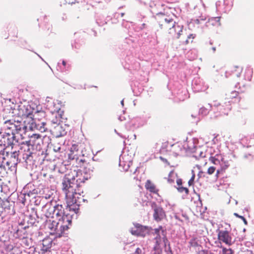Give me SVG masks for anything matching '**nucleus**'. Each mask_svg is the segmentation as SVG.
Wrapping results in <instances>:
<instances>
[{"label":"nucleus","instance_id":"nucleus-40","mask_svg":"<svg viewBox=\"0 0 254 254\" xmlns=\"http://www.w3.org/2000/svg\"><path fill=\"white\" fill-rule=\"evenodd\" d=\"M163 241L164 242L165 247H166L167 244L168 243V241L166 236H164L163 238Z\"/></svg>","mask_w":254,"mask_h":254},{"label":"nucleus","instance_id":"nucleus-29","mask_svg":"<svg viewBox=\"0 0 254 254\" xmlns=\"http://www.w3.org/2000/svg\"><path fill=\"white\" fill-rule=\"evenodd\" d=\"M223 254H233L234 252L231 249H227L223 246H221Z\"/></svg>","mask_w":254,"mask_h":254},{"label":"nucleus","instance_id":"nucleus-44","mask_svg":"<svg viewBox=\"0 0 254 254\" xmlns=\"http://www.w3.org/2000/svg\"><path fill=\"white\" fill-rule=\"evenodd\" d=\"M220 105V104L219 103H215L214 104V106H215V107H218V106H219Z\"/></svg>","mask_w":254,"mask_h":254},{"label":"nucleus","instance_id":"nucleus-38","mask_svg":"<svg viewBox=\"0 0 254 254\" xmlns=\"http://www.w3.org/2000/svg\"><path fill=\"white\" fill-rule=\"evenodd\" d=\"M177 184L179 186V187H181L180 186L182 184V180L181 179H179L177 180Z\"/></svg>","mask_w":254,"mask_h":254},{"label":"nucleus","instance_id":"nucleus-35","mask_svg":"<svg viewBox=\"0 0 254 254\" xmlns=\"http://www.w3.org/2000/svg\"><path fill=\"white\" fill-rule=\"evenodd\" d=\"M234 215L235 216H236L237 217L240 218V219H242L243 221V222L245 225H247V223H248L247 221L246 220V219H245V218L244 216L239 215L237 213H234Z\"/></svg>","mask_w":254,"mask_h":254},{"label":"nucleus","instance_id":"nucleus-1","mask_svg":"<svg viewBox=\"0 0 254 254\" xmlns=\"http://www.w3.org/2000/svg\"><path fill=\"white\" fill-rule=\"evenodd\" d=\"M70 225V217L67 215L65 217V220L57 219V220H53L49 224L48 227L51 230V234H56L60 237Z\"/></svg>","mask_w":254,"mask_h":254},{"label":"nucleus","instance_id":"nucleus-23","mask_svg":"<svg viewBox=\"0 0 254 254\" xmlns=\"http://www.w3.org/2000/svg\"><path fill=\"white\" fill-rule=\"evenodd\" d=\"M177 175L175 173L174 171H171L168 175L167 181L170 184L174 183Z\"/></svg>","mask_w":254,"mask_h":254},{"label":"nucleus","instance_id":"nucleus-48","mask_svg":"<svg viewBox=\"0 0 254 254\" xmlns=\"http://www.w3.org/2000/svg\"><path fill=\"white\" fill-rule=\"evenodd\" d=\"M19 231H20L19 229H18V230H17V231H16V233L18 234V233L19 232Z\"/></svg>","mask_w":254,"mask_h":254},{"label":"nucleus","instance_id":"nucleus-12","mask_svg":"<svg viewBox=\"0 0 254 254\" xmlns=\"http://www.w3.org/2000/svg\"><path fill=\"white\" fill-rule=\"evenodd\" d=\"M57 240L47 237L45 238L41 242V250L43 252L50 251V249L57 244Z\"/></svg>","mask_w":254,"mask_h":254},{"label":"nucleus","instance_id":"nucleus-8","mask_svg":"<svg viewBox=\"0 0 254 254\" xmlns=\"http://www.w3.org/2000/svg\"><path fill=\"white\" fill-rule=\"evenodd\" d=\"M72 211V209L69 208V206L67 204L64 209L62 205L58 204L54 207V214L57 216V219L65 220L66 216H69L70 217V224L72 221V215L69 212Z\"/></svg>","mask_w":254,"mask_h":254},{"label":"nucleus","instance_id":"nucleus-31","mask_svg":"<svg viewBox=\"0 0 254 254\" xmlns=\"http://www.w3.org/2000/svg\"><path fill=\"white\" fill-rule=\"evenodd\" d=\"M216 170V167H215V166H210V167H209L208 168V169L207 170V173L209 175H211L213 174H214V173L215 172Z\"/></svg>","mask_w":254,"mask_h":254},{"label":"nucleus","instance_id":"nucleus-45","mask_svg":"<svg viewBox=\"0 0 254 254\" xmlns=\"http://www.w3.org/2000/svg\"><path fill=\"white\" fill-rule=\"evenodd\" d=\"M60 149H61V148H60V147H58V150H56V149H54V150H55L56 152H57V151H59Z\"/></svg>","mask_w":254,"mask_h":254},{"label":"nucleus","instance_id":"nucleus-9","mask_svg":"<svg viewBox=\"0 0 254 254\" xmlns=\"http://www.w3.org/2000/svg\"><path fill=\"white\" fill-rule=\"evenodd\" d=\"M70 174L71 176L75 177V182H76L77 186L80 185V184L83 183L85 181L88 180L90 178V175L85 170H78L77 171L74 170L71 172Z\"/></svg>","mask_w":254,"mask_h":254},{"label":"nucleus","instance_id":"nucleus-49","mask_svg":"<svg viewBox=\"0 0 254 254\" xmlns=\"http://www.w3.org/2000/svg\"><path fill=\"white\" fill-rule=\"evenodd\" d=\"M10 254H15L14 253H11Z\"/></svg>","mask_w":254,"mask_h":254},{"label":"nucleus","instance_id":"nucleus-19","mask_svg":"<svg viewBox=\"0 0 254 254\" xmlns=\"http://www.w3.org/2000/svg\"><path fill=\"white\" fill-rule=\"evenodd\" d=\"M190 247L198 248V250L200 248H202L200 245V242L197 237H193L189 242Z\"/></svg>","mask_w":254,"mask_h":254},{"label":"nucleus","instance_id":"nucleus-11","mask_svg":"<svg viewBox=\"0 0 254 254\" xmlns=\"http://www.w3.org/2000/svg\"><path fill=\"white\" fill-rule=\"evenodd\" d=\"M151 207L154 211L153 216L155 221H160L166 216L165 212L163 208L157 205L155 202H151Z\"/></svg>","mask_w":254,"mask_h":254},{"label":"nucleus","instance_id":"nucleus-46","mask_svg":"<svg viewBox=\"0 0 254 254\" xmlns=\"http://www.w3.org/2000/svg\"><path fill=\"white\" fill-rule=\"evenodd\" d=\"M50 195H49V196H48V195H47V196H45V198L46 199L50 198Z\"/></svg>","mask_w":254,"mask_h":254},{"label":"nucleus","instance_id":"nucleus-7","mask_svg":"<svg viewBox=\"0 0 254 254\" xmlns=\"http://www.w3.org/2000/svg\"><path fill=\"white\" fill-rule=\"evenodd\" d=\"M69 199L68 197L65 198L66 203L69 206V208L72 209L73 212L77 213L79 209L80 200H84V199L82 198L79 193L76 192V190L72 193Z\"/></svg>","mask_w":254,"mask_h":254},{"label":"nucleus","instance_id":"nucleus-28","mask_svg":"<svg viewBox=\"0 0 254 254\" xmlns=\"http://www.w3.org/2000/svg\"><path fill=\"white\" fill-rule=\"evenodd\" d=\"M154 234L156 235V237L158 238V240L159 241L160 240V236L159 235V233L160 231H162V233H164V230L163 229V228L162 226H159L158 228H156L154 229Z\"/></svg>","mask_w":254,"mask_h":254},{"label":"nucleus","instance_id":"nucleus-22","mask_svg":"<svg viewBox=\"0 0 254 254\" xmlns=\"http://www.w3.org/2000/svg\"><path fill=\"white\" fill-rule=\"evenodd\" d=\"M220 17H212L208 21V25L220 26Z\"/></svg>","mask_w":254,"mask_h":254},{"label":"nucleus","instance_id":"nucleus-14","mask_svg":"<svg viewBox=\"0 0 254 254\" xmlns=\"http://www.w3.org/2000/svg\"><path fill=\"white\" fill-rule=\"evenodd\" d=\"M134 229L132 228L130 232L133 235L137 236L145 237L147 230H150L148 227L143 226L139 224H136L134 225Z\"/></svg>","mask_w":254,"mask_h":254},{"label":"nucleus","instance_id":"nucleus-34","mask_svg":"<svg viewBox=\"0 0 254 254\" xmlns=\"http://www.w3.org/2000/svg\"><path fill=\"white\" fill-rule=\"evenodd\" d=\"M45 116V113L44 112H37L36 113L34 117H35V120H37L38 119V120H39V116L40 117H42V116Z\"/></svg>","mask_w":254,"mask_h":254},{"label":"nucleus","instance_id":"nucleus-16","mask_svg":"<svg viewBox=\"0 0 254 254\" xmlns=\"http://www.w3.org/2000/svg\"><path fill=\"white\" fill-rule=\"evenodd\" d=\"M52 134L56 137L63 136L66 134L65 129L60 124H57L52 129Z\"/></svg>","mask_w":254,"mask_h":254},{"label":"nucleus","instance_id":"nucleus-24","mask_svg":"<svg viewBox=\"0 0 254 254\" xmlns=\"http://www.w3.org/2000/svg\"><path fill=\"white\" fill-rule=\"evenodd\" d=\"M208 106H209V109H207L204 107H201L199 109V113L204 116L207 115L212 107V106L210 104H208Z\"/></svg>","mask_w":254,"mask_h":254},{"label":"nucleus","instance_id":"nucleus-27","mask_svg":"<svg viewBox=\"0 0 254 254\" xmlns=\"http://www.w3.org/2000/svg\"><path fill=\"white\" fill-rule=\"evenodd\" d=\"M195 37V35L194 34H190L189 36H188L187 40L184 42L183 44L184 45H188L190 43H192Z\"/></svg>","mask_w":254,"mask_h":254},{"label":"nucleus","instance_id":"nucleus-17","mask_svg":"<svg viewBox=\"0 0 254 254\" xmlns=\"http://www.w3.org/2000/svg\"><path fill=\"white\" fill-rule=\"evenodd\" d=\"M3 139L6 140L4 142L7 145H11L15 143L18 142V139H16V134L5 131V134L3 135Z\"/></svg>","mask_w":254,"mask_h":254},{"label":"nucleus","instance_id":"nucleus-15","mask_svg":"<svg viewBox=\"0 0 254 254\" xmlns=\"http://www.w3.org/2000/svg\"><path fill=\"white\" fill-rule=\"evenodd\" d=\"M19 117L27 118L32 114L31 107L29 105H20L18 107Z\"/></svg>","mask_w":254,"mask_h":254},{"label":"nucleus","instance_id":"nucleus-30","mask_svg":"<svg viewBox=\"0 0 254 254\" xmlns=\"http://www.w3.org/2000/svg\"><path fill=\"white\" fill-rule=\"evenodd\" d=\"M191 174H192L191 177L188 182V184L190 186L193 185L194 180L195 177V173L193 170H191Z\"/></svg>","mask_w":254,"mask_h":254},{"label":"nucleus","instance_id":"nucleus-26","mask_svg":"<svg viewBox=\"0 0 254 254\" xmlns=\"http://www.w3.org/2000/svg\"><path fill=\"white\" fill-rule=\"evenodd\" d=\"M239 95V92L236 91H232L226 94V99L227 100L236 98Z\"/></svg>","mask_w":254,"mask_h":254},{"label":"nucleus","instance_id":"nucleus-37","mask_svg":"<svg viewBox=\"0 0 254 254\" xmlns=\"http://www.w3.org/2000/svg\"><path fill=\"white\" fill-rule=\"evenodd\" d=\"M42 126L40 127V128H39V130L41 131V132H44L46 130V128H45L44 126L46 125V123L44 122H42L41 124Z\"/></svg>","mask_w":254,"mask_h":254},{"label":"nucleus","instance_id":"nucleus-33","mask_svg":"<svg viewBox=\"0 0 254 254\" xmlns=\"http://www.w3.org/2000/svg\"><path fill=\"white\" fill-rule=\"evenodd\" d=\"M131 254H145L144 249H141L140 248H137L134 252Z\"/></svg>","mask_w":254,"mask_h":254},{"label":"nucleus","instance_id":"nucleus-43","mask_svg":"<svg viewBox=\"0 0 254 254\" xmlns=\"http://www.w3.org/2000/svg\"><path fill=\"white\" fill-rule=\"evenodd\" d=\"M62 64L64 66H65L66 64V63L65 61L63 60L62 61Z\"/></svg>","mask_w":254,"mask_h":254},{"label":"nucleus","instance_id":"nucleus-3","mask_svg":"<svg viewBox=\"0 0 254 254\" xmlns=\"http://www.w3.org/2000/svg\"><path fill=\"white\" fill-rule=\"evenodd\" d=\"M166 144L168 142L165 143L160 149V153L164 155L169 156L177 157L182 155L184 150V148L181 143L176 142L170 146H166Z\"/></svg>","mask_w":254,"mask_h":254},{"label":"nucleus","instance_id":"nucleus-21","mask_svg":"<svg viewBox=\"0 0 254 254\" xmlns=\"http://www.w3.org/2000/svg\"><path fill=\"white\" fill-rule=\"evenodd\" d=\"M242 72V67L240 66H234L231 69L232 74L236 77H240Z\"/></svg>","mask_w":254,"mask_h":254},{"label":"nucleus","instance_id":"nucleus-2","mask_svg":"<svg viewBox=\"0 0 254 254\" xmlns=\"http://www.w3.org/2000/svg\"><path fill=\"white\" fill-rule=\"evenodd\" d=\"M160 27L161 29H168L169 36L173 39H179L180 38L183 27L179 26L178 24H176L173 19H165L164 23L161 24Z\"/></svg>","mask_w":254,"mask_h":254},{"label":"nucleus","instance_id":"nucleus-42","mask_svg":"<svg viewBox=\"0 0 254 254\" xmlns=\"http://www.w3.org/2000/svg\"><path fill=\"white\" fill-rule=\"evenodd\" d=\"M18 154H19V153H17L16 152H13V155L14 158H16L18 155Z\"/></svg>","mask_w":254,"mask_h":254},{"label":"nucleus","instance_id":"nucleus-5","mask_svg":"<svg viewBox=\"0 0 254 254\" xmlns=\"http://www.w3.org/2000/svg\"><path fill=\"white\" fill-rule=\"evenodd\" d=\"M75 177L71 176L70 174L66 175L64 178L62 182V190L65 195V198L68 197L69 199L72 195V193L76 190L77 186L75 183Z\"/></svg>","mask_w":254,"mask_h":254},{"label":"nucleus","instance_id":"nucleus-32","mask_svg":"<svg viewBox=\"0 0 254 254\" xmlns=\"http://www.w3.org/2000/svg\"><path fill=\"white\" fill-rule=\"evenodd\" d=\"M178 191L180 192H185L186 194H188L189 192V190L188 188L183 187H179L177 188Z\"/></svg>","mask_w":254,"mask_h":254},{"label":"nucleus","instance_id":"nucleus-50","mask_svg":"<svg viewBox=\"0 0 254 254\" xmlns=\"http://www.w3.org/2000/svg\"><path fill=\"white\" fill-rule=\"evenodd\" d=\"M69 68V65H68V66H67V68Z\"/></svg>","mask_w":254,"mask_h":254},{"label":"nucleus","instance_id":"nucleus-18","mask_svg":"<svg viewBox=\"0 0 254 254\" xmlns=\"http://www.w3.org/2000/svg\"><path fill=\"white\" fill-rule=\"evenodd\" d=\"M145 189L150 192L154 193H158L159 190L156 188L155 185L149 180L146 181L145 184Z\"/></svg>","mask_w":254,"mask_h":254},{"label":"nucleus","instance_id":"nucleus-47","mask_svg":"<svg viewBox=\"0 0 254 254\" xmlns=\"http://www.w3.org/2000/svg\"><path fill=\"white\" fill-rule=\"evenodd\" d=\"M50 195H49V196H48V195H47V196H45V198L46 199L50 198Z\"/></svg>","mask_w":254,"mask_h":254},{"label":"nucleus","instance_id":"nucleus-13","mask_svg":"<svg viewBox=\"0 0 254 254\" xmlns=\"http://www.w3.org/2000/svg\"><path fill=\"white\" fill-rule=\"evenodd\" d=\"M21 145L20 150L18 151L19 154L22 155L23 159L26 161L31 157L32 152L30 150V145L26 143L23 142Z\"/></svg>","mask_w":254,"mask_h":254},{"label":"nucleus","instance_id":"nucleus-25","mask_svg":"<svg viewBox=\"0 0 254 254\" xmlns=\"http://www.w3.org/2000/svg\"><path fill=\"white\" fill-rule=\"evenodd\" d=\"M155 239L156 240V244H155V246L154 247L153 249H154V250L156 252L155 254H160L162 252L161 249L160 248V246H159V245H160L159 241H159L158 240L157 237H156Z\"/></svg>","mask_w":254,"mask_h":254},{"label":"nucleus","instance_id":"nucleus-20","mask_svg":"<svg viewBox=\"0 0 254 254\" xmlns=\"http://www.w3.org/2000/svg\"><path fill=\"white\" fill-rule=\"evenodd\" d=\"M41 136L39 134H33L32 135L28 141H26L25 143L30 146H34L36 144V141L40 138Z\"/></svg>","mask_w":254,"mask_h":254},{"label":"nucleus","instance_id":"nucleus-6","mask_svg":"<svg viewBox=\"0 0 254 254\" xmlns=\"http://www.w3.org/2000/svg\"><path fill=\"white\" fill-rule=\"evenodd\" d=\"M3 119L4 121L3 128L5 131L16 134L21 130L22 125L20 121H15L13 118L7 119L6 117H4Z\"/></svg>","mask_w":254,"mask_h":254},{"label":"nucleus","instance_id":"nucleus-41","mask_svg":"<svg viewBox=\"0 0 254 254\" xmlns=\"http://www.w3.org/2000/svg\"><path fill=\"white\" fill-rule=\"evenodd\" d=\"M160 159H161V160H162L164 162L167 163H168V164H169V163L168 162V161H167V160L166 159H165V158H163V157H160Z\"/></svg>","mask_w":254,"mask_h":254},{"label":"nucleus","instance_id":"nucleus-39","mask_svg":"<svg viewBox=\"0 0 254 254\" xmlns=\"http://www.w3.org/2000/svg\"><path fill=\"white\" fill-rule=\"evenodd\" d=\"M77 145H76V144H73L72 147H71V151H73L74 150H78V149L77 148Z\"/></svg>","mask_w":254,"mask_h":254},{"label":"nucleus","instance_id":"nucleus-10","mask_svg":"<svg viewBox=\"0 0 254 254\" xmlns=\"http://www.w3.org/2000/svg\"><path fill=\"white\" fill-rule=\"evenodd\" d=\"M218 240L220 243H223L228 246L233 244L232 238L230 232L227 230H219L218 231Z\"/></svg>","mask_w":254,"mask_h":254},{"label":"nucleus","instance_id":"nucleus-36","mask_svg":"<svg viewBox=\"0 0 254 254\" xmlns=\"http://www.w3.org/2000/svg\"><path fill=\"white\" fill-rule=\"evenodd\" d=\"M209 252L205 250H202V249L201 250L199 249L198 250V251L197 252V254H208Z\"/></svg>","mask_w":254,"mask_h":254},{"label":"nucleus","instance_id":"nucleus-4","mask_svg":"<svg viewBox=\"0 0 254 254\" xmlns=\"http://www.w3.org/2000/svg\"><path fill=\"white\" fill-rule=\"evenodd\" d=\"M209 161L214 165L220 166L218 169L216 170L215 177L216 179L219 178L220 174L224 173L229 166L228 162L224 160L221 154H216L214 156L211 155L209 158Z\"/></svg>","mask_w":254,"mask_h":254}]
</instances>
